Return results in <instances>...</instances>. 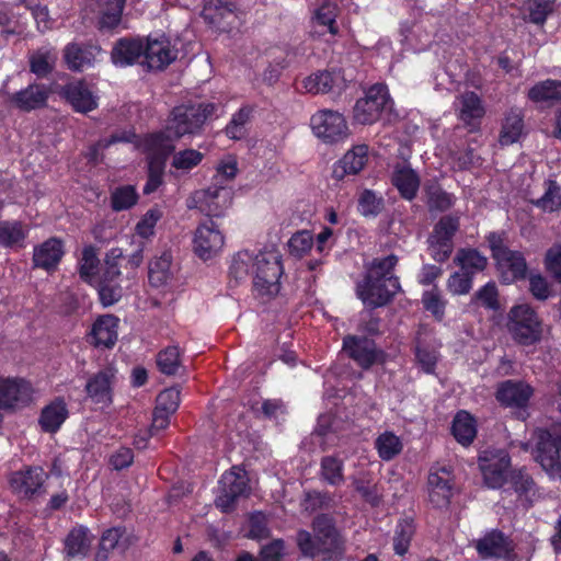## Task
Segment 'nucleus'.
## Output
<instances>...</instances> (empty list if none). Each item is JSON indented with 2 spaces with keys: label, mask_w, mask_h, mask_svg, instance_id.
<instances>
[{
  "label": "nucleus",
  "mask_w": 561,
  "mask_h": 561,
  "mask_svg": "<svg viewBox=\"0 0 561 561\" xmlns=\"http://www.w3.org/2000/svg\"><path fill=\"white\" fill-rule=\"evenodd\" d=\"M218 105L213 102H184L175 105L167 117L168 130L175 138L201 136L208 121L216 116Z\"/></svg>",
  "instance_id": "3"
},
{
  "label": "nucleus",
  "mask_w": 561,
  "mask_h": 561,
  "mask_svg": "<svg viewBox=\"0 0 561 561\" xmlns=\"http://www.w3.org/2000/svg\"><path fill=\"white\" fill-rule=\"evenodd\" d=\"M472 302H478L488 310L497 311L501 307L499 290L494 282H488L472 296Z\"/></svg>",
  "instance_id": "64"
},
{
  "label": "nucleus",
  "mask_w": 561,
  "mask_h": 561,
  "mask_svg": "<svg viewBox=\"0 0 561 561\" xmlns=\"http://www.w3.org/2000/svg\"><path fill=\"white\" fill-rule=\"evenodd\" d=\"M389 101L390 95L387 85L382 83L373 84L366 91L365 96L356 101L353 108L354 121L362 125L376 123Z\"/></svg>",
  "instance_id": "13"
},
{
  "label": "nucleus",
  "mask_w": 561,
  "mask_h": 561,
  "mask_svg": "<svg viewBox=\"0 0 561 561\" xmlns=\"http://www.w3.org/2000/svg\"><path fill=\"white\" fill-rule=\"evenodd\" d=\"M535 460L550 478L561 477V433L548 428H537L534 432Z\"/></svg>",
  "instance_id": "9"
},
{
  "label": "nucleus",
  "mask_w": 561,
  "mask_h": 561,
  "mask_svg": "<svg viewBox=\"0 0 561 561\" xmlns=\"http://www.w3.org/2000/svg\"><path fill=\"white\" fill-rule=\"evenodd\" d=\"M312 533L299 529L296 545L304 558H321L322 561H339L345 553V538L336 526L335 518L328 513L317 514L311 520Z\"/></svg>",
  "instance_id": "2"
},
{
  "label": "nucleus",
  "mask_w": 561,
  "mask_h": 561,
  "mask_svg": "<svg viewBox=\"0 0 561 561\" xmlns=\"http://www.w3.org/2000/svg\"><path fill=\"white\" fill-rule=\"evenodd\" d=\"M27 229L20 220L0 221V247L5 249H22L25 247Z\"/></svg>",
  "instance_id": "39"
},
{
  "label": "nucleus",
  "mask_w": 561,
  "mask_h": 561,
  "mask_svg": "<svg viewBox=\"0 0 561 561\" xmlns=\"http://www.w3.org/2000/svg\"><path fill=\"white\" fill-rule=\"evenodd\" d=\"M204 160V153L193 148L174 151L172 154L171 168L182 174L190 173Z\"/></svg>",
  "instance_id": "53"
},
{
  "label": "nucleus",
  "mask_w": 561,
  "mask_h": 561,
  "mask_svg": "<svg viewBox=\"0 0 561 561\" xmlns=\"http://www.w3.org/2000/svg\"><path fill=\"white\" fill-rule=\"evenodd\" d=\"M220 492L216 497V506L222 513H231L236 510L240 499H247L251 494L250 479L245 470L232 467L226 471L220 480Z\"/></svg>",
  "instance_id": "8"
},
{
  "label": "nucleus",
  "mask_w": 561,
  "mask_h": 561,
  "mask_svg": "<svg viewBox=\"0 0 561 561\" xmlns=\"http://www.w3.org/2000/svg\"><path fill=\"white\" fill-rule=\"evenodd\" d=\"M557 0H527L525 20L531 24L543 26L548 18L554 12Z\"/></svg>",
  "instance_id": "50"
},
{
  "label": "nucleus",
  "mask_w": 561,
  "mask_h": 561,
  "mask_svg": "<svg viewBox=\"0 0 561 561\" xmlns=\"http://www.w3.org/2000/svg\"><path fill=\"white\" fill-rule=\"evenodd\" d=\"M474 548L482 559H507L514 551L512 539L496 528L486 531L478 539Z\"/></svg>",
  "instance_id": "22"
},
{
  "label": "nucleus",
  "mask_w": 561,
  "mask_h": 561,
  "mask_svg": "<svg viewBox=\"0 0 561 561\" xmlns=\"http://www.w3.org/2000/svg\"><path fill=\"white\" fill-rule=\"evenodd\" d=\"M139 199V194L134 185H119L111 193V208L114 211H123L133 208Z\"/></svg>",
  "instance_id": "54"
},
{
  "label": "nucleus",
  "mask_w": 561,
  "mask_h": 561,
  "mask_svg": "<svg viewBox=\"0 0 561 561\" xmlns=\"http://www.w3.org/2000/svg\"><path fill=\"white\" fill-rule=\"evenodd\" d=\"M421 302L423 309L431 313L436 322L444 321L448 300L444 298L437 285H434L432 289L423 291Z\"/></svg>",
  "instance_id": "44"
},
{
  "label": "nucleus",
  "mask_w": 561,
  "mask_h": 561,
  "mask_svg": "<svg viewBox=\"0 0 561 561\" xmlns=\"http://www.w3.org/2000/svg\"><path fill=\"white\" fill-rule=\"evenodd\" d=\"M224 243L225 237L213 219H206L197 226L193 238V249L199 259L203 261L211 259L221 250Z\"/></svg>",
  "instance_id": "18"
},
{
  "label": "nucleus",
  "mask_w": 561,
  "mask_h": 561,
  "mask_svg": "<svg viewBox=\"0 0 561 561\" xmlns=\"http://www.w3.org/2000/svg\"><path fill=\"white\" fill-rule=\"evenodd\" d=\"M116 379V370L104 367L93 374L85 383L87 397L94 403L108 407L113 402V386Z\"/></svg>",
  "instance_id": "21"
},
{
  "label": "nucleus",
  "mask_w": 561,
  "mask_h": 561,
  "mask_svg": "<svg viewBox=\"0 0 561 561\" xmlns=\"http://www.w3.org/2000/svg\"><path fill=\"white\" fill-rule=\"evenodd\" d=\"M32 383L23 377L0 375V411L14 413L33 400Z\"/></svg>",
  "instance_id": "11"
},
{
  "label": "nucleus",
  "mask_w": 561,
  "mask_h": 561,
  "mask_svg": "<svg viewBox=\"0 0 561 561\" xmlns=\"http://www.w3.org/2000/svg\"><path fill=\"white\" fill-rule=\"evenodd\" d=\"M545 194L533 201L531 203L543 211H557L561 208V188L557 181L546 180L545 181Z\"/></svg>",
  "instance_id": "58"
},
{
  "label": "nucleus",
  "mask_w": 561,
  "mask_h": 561,
  "mask_svg": "<svg viewBox=\"0 0 561 561\" xmlns=\"http://www.w3.org/2000/svg\"><path fill=\"white\" fill-rule=\"evenodd\" d=\"M92 286L96 289L99 301L103 308L114 306L123 297L122 283H94Z\"/></svg>",
  "instance_id": "63"
},
{
  "label": "nucleus",
  "mask_w": 561,
  "mask_h": 561,
  "mask_svg": "<svg viewBox=\"0 0 561 561\" xmlns=\"http://www.w3.org/2000/svg\"><path fill=\"white\" fill-rule=\"evenodd\" d=\"M342 351L363 370H369L375 365H383L387 360V353L367 335H345L342 340Z\"/></svg>",
  "instance_id": "7"
},
{
  "label": "nucleus",
  "mask_w": 561,
  "mask_h": 561,
  "mask_svg": "<svg viewBox=\"0 0 561 561\" xmlns=\"http://www.w3.org/2000/svg\"><path fill=\"white\" fill-rule=\"evenodd\" d=\"M201 16L215 31L229 33L240 24L238 0H208L203 7Z\"/></svg>",
  "instance_id": "10"
},
{
  "label": "nucleus",
  "mask_w": 561,
  "mask_h": 561,
  "mask_svg": "<svg viewBox=\"0 0 561 561\" xmlns=\"http://www.w3.org/2000/svg\"><path fill=\"white\" fill-rule=\"evenodd\" d=\"M313 134L324 144H337L345 140L348 135V126L345 117L332 110H320L310 118Z\"/></svg>",
  "instance_id": "15"
},
{
  "label": "nucleus",
  "mask_w": 561,
  "mask_h": 561,
  "mask_svg": "<svg viewBox=\"0 0 561 561\" xmlns=\"http://www.w3.org/2000/svg\"><path fill=\"white\" fill-rule=\"evenodd\" d=\"M91 546L89 529L84 526L73 527L65 539V553L67 559L84 558Z\"/></svg>",
  "instance_id": "38"
},
{
  "label": "nucleus",
  "mask_w": 561,
  "mask_h": 561,
  "mask_svg": "<svg viewBox=\"0 0 561 561\" xmlns=\"http://www.w3.org/2000/svg\"><path fill=\"white\" fill-rule=\"evenodd\" d=\"M57 55L50 49H39L28 58L30 71L37 78H46L56 66Z\"/></svg>",
  "instance_id": "51"
},
{
  "label": "nucleus",
  "mask_w": 561,
  "mask_h": 561,
  "mask_svg": "<svg viewBox=\"0 0 561 561\" xmlns=\"http://www.w3.org/2000/svg\"><path fill=\"white\" fill-rule=\"evenodd\" d=\"M101 53V47L91 42L69 43L64 49V58L68 69L72 71H83L93 67L96 56Z\"/></svg>",
  "instance_id": "28"
},
{
  "label": "nucleus",
  "mask_w": 561,
  "mask_h": 561,
  "mask_svg": "<svg viewBox=\"0 0 561 561\" xmlns=\"http://www.w3.org/2000/svg\"><path fill=\"white\" fill-rule=\"evenodd\" d=\"M69 417V410L64 397H56L44 405L38 416V425L43 433L56 434Z\"/></svg>",
  "instance_id": "31"
},
{
  "label": "nucleus",
  "mask_w": 561,
  "mask_h": 561,
  "mask_svg": "<svg viewBox=\"0 0 561 561\" xmlns=\"http://www.w3.org/2000/svg\"><path fill=\"white\" fill-rule=\"evenodd\" d=\"M144 37H121L111 51V60L116 67H129L145 59Z\"/></svg>",
  "instance_id": "29"
},
{
  "label": "nucleus",
  "mask_w": 561,
  "mask_h": 561,
  "mask_svg": "<svg viewBox=\"0 0 561 561\" xmlns=\"http://www.w3.org/2000/svg\"><path fill=\"white\" fill-rule=\"evenodd\" d=\"M254 107L251 105L241 106L225 127V134L229 139L240 140L247 136V125L249 124Z\"/></svg>",
  "instance_id": "45"
},
{
  "label": "nucleus",
  "mask_w": 561,
  "mask_h": 561,
  "mask_svg": "<svg viewBox=\"0 0 561 561\" xmlns=\"http://www.w3.org/2000/svg\"><path fill=\"white\" fill-rule=\"evenodd\" d=\"M124 253L121 248H112L104 257V264L99 276H95L94 283H122V260Z\"/></svg>",
  "instance_id": "40"
},
{
  "label": "nucleus",
  "mask_w": 561,
  "mask_h": 561,
  "mask_svg": "<svg viewBox=\"0 0 561 561\" xmlns=\"http://www.w3.org/2000/svg\"><path fill=\"white\" fill-rule=\"evenodd\" d=\"M119 318L115 314L99 316L88 336V341L94 347L112 348L118 337Z\"/></svg>",
  "instance_id": "26"
},
{
  "label": "nucleus",
  "mask_w": 561,
  "mask_h": 561,
  "mask_svg": "<svg viewBox=\"0 0 561 561\" xmlns=\"http://www.w3.org/2000/svg\"><path fill=\"white\" fill-rule=\"evenodd\" d=\"M485 240L504 280L512 283L526 277L528 270L526 259L520 251L511 250L505 245L504 232L492 231Z\"/></svg>",
  "instance_id": "5"
},
{
  "label": "nucleus",
  "mask_w": 561,
  "mask_h": 561,
  "mask_svg": "<svg viewBox=\"0 0 561 561\" xmlns=\"http://www.w3.org/2000/svg\"><path fill=\"white\" fill-rule=\"evenodd\" d=\"M125 531V527L121 526L112 527L103 531L100 539L99 550L95 556V561H106L107 553L117 547Z\"/></svg>",
  "instance_id": "62"
},
{
  "label": "nucleus",
  "mask_w": 561,
  "mask_h": 561,
  "mask_svg": "<svg viewBox=\"0 0 561 561\" xmlns=\"http://www.w3.org/2000/svg\"><path fill=\"white\" fill-rule=\"evenodd\" d=\"M460 229V216L447 214L442 216L434 225L431 237L454 243V238Z\"/></svg>",
  "instance_id": "56"
},
{
  "label": "nucleus",
  "mask_w": 561,
  "mask_h": 561,
  "mask_svg": "<svg viewBox=\"0 0 561 561\" xmlns=\"http://www.w3.org/2000/svg\"><path fill=\"white\" fill-rule=\"evenodd\" d=\"M416 526L412 517H403L397 522L393 534V551L403 557L410 549Z\"/></svg>",
  "instance_id": "43"
},
{
  "label": "nucleus",
  "mask_w": 561,
  "mask_h": 561,
  "mask_svg": "<svg viewBox=\"0 0 561 561\" xmlns=\"http://www.w3.org/2000/svg\"><path fill=\"white\" fill-rule=\"evenodd\" d=\"M253 291L257 296L273 297L278 294L279 278L284 273L282 256L276 250H264L255 254Z\"/></svg>",
  "instance_id": "6"
},
{
  "label": "nucleus",
  "mask_w": 561,
  "mask_h": 561,
  "mask_svg": "<svg viewBox=\"0 0 561 561\" xmlns=\"http://www.w3.org/2000/svg\"><path fill=\"white\" fill-rule=\"evenodd\" d=\"M454 263L459 267L460 272L469 275L473 279L478 273L486 268L488 257L478 249L462 248L458 250L454 257Z\"/></svg>",
  "instance_id": "36"
},
{
  "label": "nucleus",
  "mask_w": 561,
  "mask_h": 561,
  "mask_svg": "<svg viewBox=\"0 0 561 561\" xmlns=\"http://www.w3.org/2000/svg\"><path fill=\"white\" fill-rule=\"evenodd\" d=\"M334 75L329 70H318L301 81V88L311 94H324L332 90Z\"/></svg>",
  "instance_id": "52"
},
{
  "label": "nucleus",
  "mask_w": 561,
  "mask_h": 561,
  "mask_svg": "<svg viewBox=\"0 0 561 561\" xmlns=\"http://www.w3.org/2000/svg\"><path fill=\"white\" fill-rule=\"evenodd\" d=\"M527 98L534 103L561 102V80L546 79L535 83Z\"/></svg>",
  "instance_id": "42"
},
{
  "label": "nucleus",
  "mask_w": 561,
  "mask_h": 561,
  "mask_svg": "<svg viewBox=\"0 0 561 561\" xmlns=\"http://www.w3.org/2000/svg\"><path fill=\"white\" fill-rule=\"evenodd\" d=\"M100 260L96 254V249L92 244L85 245L82 249L81 259L79 261L78 273L82 282L88 285H93Z\"/></svg>",
  "instance_id": "49"
},
{
  "label": "nucleus",
  "mask_w": 561,
  "mask_h": 561,
  "mask_svg": "<svg viewBox=\"0 0 561 561\" xmlns=\"http://www.w3.org/2000/svg\"><path fill=\"white\" fill-rule=\"evenodd\" d=\"M126 0H95L94 11L101 31L114 30L122 21Z\"/></svg>",
  "instance_id": "33"
},
{
  "label": "nucleus",
  "mask_w": 561,
  "mask_h": 561,
  "mask_svg": "<svg viewBox=\"0 0 561 561\" xmlns=\"http://www.w3.org/2000/svg\"><path fill=\"white\" fill-rule=\"evenodd\" d=\"M58 93L76 113L88 114L99 106V98L93 94L84 79L66 83Z\"/></svg>",
  "instance_id": "20"
},
{
  "label": "nucleus",
  "mask_w": 561,
  "mask_h": 561,
  "mask_svg": "<svg viewBox=\"0 0 561 561\" xmlns=\"http://www.w3.org/2000/svg\"><path fill=\"white\" fill-rule=\"evenodd\" d=\"M451 435L463 447L470 446L477 437V421L466 410H459L451 422Z\"/></svg>",
  "instance_id": "35"
},
{
  "label": "nucleus",
  "mask_w": 561,
  "mask_h": 561,
  "mask_svg": "<svg viewBox=\"0 0 561 561\" xmlns=\"http://www.w3.org/2000/svg\"><path fill=\"white\" fill-rule=\"evenodd\" d=\"M51 90L44 83H31L9 95L11 105L22 112H32L47 106Z\"/></svg>",
  "instance_id": "24"
},
{
  "label": "nucleus",
  "mask_w": 561,
  "mask_h": 561,
  "mask_svg": "<svg viewBox=\"0 0 561 561\" xmlns=\"http://www.w3.org/2000/svg\"><path fill=\"white\" fill-rule=\"evenodd\" d=\"M479 468L484 483L491 489H500L508 480L511 456L505 449L482 450L479 455Z\"/></svg>",
  "instance_id": "16"
},
{
  "label": "nucleus",
  "mask_w": 561,
  "mask_h": 561,
  "mask_svg": "<svg viewBox=\"0 0 561 561\" xmlns=\"http://www.w3.org/2000/svg\"><path fill=\"white\" fill-rule=\"evenodd\" d=\"M181 364V351L176 345L167 346L157 354V367L167 376L175 375Z\"/></svg>",
  "instance_id": "59"
},
{
  "label": "nucleus",
  "mask_w": 561,
  "mask_h": 561,
  "mask_svg": "<svg viewBox=\"0 0 561 561\" xmlns=\"http://www.w3.org/2000/svg\"><path fill=\"white\" fill-rule=\"evenodd\" d=\"M385 208V199L375 191L365 188L358 196L357 210L364 217H377Z\"/></svg>",
  "instance_id": "57"
},
{
  "label": "nucleus",
  "mask_w": 561,
  "mask_h": 561,
  "mask_svg": "<svg viewBox=\"0 0 561 561\" xmlns=\"http://www.w3.org/2000/svg\"><path fill=\"white\" fill-rule=\"evenodd\" d=\"M506 330L516 345L536 346L543 337V320L529 304H517L507 312Z\"/></svg>",
  "instance_id": "4"
},
{
  "label": "nucleus",
  "mask_w": 561,
  "mask_h": 561,
  "mask_svg": "<svg viewBox=\"0 0 561 561\" xmlns=\"http://www.w3.org/2000/svg\"><path fill=\"white\" fill-rule=\"evenodd\" d=\"M534 388L523 380L507 379L499 383L495 399L505 408L525 409L531 397Z\"/></svg>",
  "instance_id": "23"
},
{
  "label": "nucleus",
  "mask_w": 561,
  "mask_h": 561,
  "mask_svg": "<svg viewBox=\"0 0 561 561\" xmlns=\"http://www.w3.org/2000/svg\"><path fill=\"white\" fill-rule=\"evenodd\" d=\"M460 103L459 118L468 126H478L485 113L480 96L473 91H468L461 95Z\"/></svg>",
  "instance_id": "41"
},
{
  "label": "nucleus",
  "mask_w": 561,
  "mask_h": 561,
  "mask_svg": "<svg viewBox=\"0 0 561 561\" xmlns=\"http://www.w3.org/2000/svg\"><path fill=\"white\" fill-rule=\"evenodd\" d=\"M507 482L520 501L527 502L528 506L533 505L538 489L537 483L525 467L511 469Z\"/></svg>",
  "instance_id": "34"
},
{
  "label": "nucleus",
  "mask_w": 561,
  "mask_h": 561,
  "mask_svg": "<svg viewBox=\"0 0 561 561\" xmlns=\"http://www.w3.org/2000/svg\"><path fill=\"white\" fill-rule=\"evenodd\" d=\"M524 114L519 108H511L502 123L499 136L501 146H511L517 142L524 130Z\"/></svg>",
  "instance_id": "37"
},
{
  "label": "nucleus",
  "mask_w": 561,
  "mask_h": 561,
  "mask_svg": "<svg viewBox=\"0 0 561 561\" xmlns=\"http://www.w3.org/2000/svg\"><path fill=\"white\" fill-rule=\"evenodd\" d=\"M130 138L126 131L114 133L107 138H102L95 144L88 147L85 152L87 160L92 164H98L102 160L101 151L110 148L112 145L117 142H129Z\"/></svg>",
  "instance_id": "60"
},
{
  "label": "nucleus",
  "mask_w": 561,
  "mask_h": 561,
  "mask_svg": "<svg viewBox=\"0 0 561 561\" xmlns=\"http://www.w3.org/2000/svg\"><path fill=\"white\" fill-rule=\"evenodd\" d=\"M233 194L230 187L213 184L197 193V208L208 219L224 217L232 204Z\"/></svg>",
  "instance_id": "19"
},
{
  "label": "nucleus",
  "mask_w": 561,
  "mask_h": 561,
  "mask_svg": "<svg viewBox=\"0 0 561 561\" xmlns=\"http://www.w3.org/2000/svg\"><path fill=\"white\" fill-rule=\"evenodd\" d=\"M255 255L248 250L239 251L233 255L230 267L229 276L234 279L236 284L247 279L252 273L254 275L255 270Z\"/></svg>",
  "instance_id": "48"
},
{
  "label": "nucleus",
  "mask_w": 561,
  "mask_h": 561,
  "mask_svg": "<svg viewBox=\"0 0 561 561\" xmlns=\"http://www.w3.org/2000/svg\"><path fill=\"white\" fill-rule=\"evenodd\" d=\"M48 474L39 466H24L13 471L8 479L13 494L22 500H33L44 494Z\"/></svg>",
  "instance_id": "12"
},
{
  "label": "nucleus",
  "mask_w": 561,
  "mask_h": 561,
  "mask_svg": "<svg viewBox=\"0 0 561 561\" xmlns=\"http://www.w3.org/2000/svg\"><path fill=\"white\" fill-rule=\"evenodd\" d=\"M368 151L367 145H357L350 149L334 163L332 170L333 179L340 181L346 175L358 174L368 161Z\"/></svg>",
  "instance_id": "30"
},
{
  "label": "nucleus",
  "mask_w": 561,
  "mask_h": 561,
  "mask_svg": "<svg viewBox=\"0 0 561 561\" xmlns=\"http://www.w3.org/2000/svg\"><path fill=\"white\" fill-rule=\"evenodd\" d=\"M65 255V244L60 238L50 237L33 250V267L54 272Z\"/></svg>",
  "instance_id": "25"
},
{
  "label": "nucleus",
  "mask_w": 561,
  "mask_h": 561,
  "mask_svg": "<svg viewBox=\"0 0 561 561\" xmlns=\"http://www.w3.org/2000/svg\"><path fill=\"white\" fill-rule=\"evenodd\" d=\"M171 255L163 253L160 257L149 263L148 278L150 285L160 287L164 285L170 277Z\"/></svg>",
  "instance_id": "61"
},
{
  "label": "nucleus",
  "mask_w": 561,
  "mask_h": 561,
  "mask_svg": "<svg viewBox=\"0 0 561 561\" xmlns=\"http://www.w3.org/2000/svg\"><path fill=\"white\" fill-rule=\"evenodd\" d=\"M425 194L431 210L446 211L454 206L456 201L454 194L446 192L437 183L426 185Z\"/></svg>",
  "instance_id": "55"
},
{
  "label": "nucleus",
  "mask_w": 561,
  "mask_h": 561,
  "mask_svg": "<svg viewBox=\"0 0 561 561\" xmlns=\"http://www.w3.org/2000/svg\"><path fill=\"white\" fill-rule=\"evenodd\" d=\"M398 262L396 254H389L365 264L363 279L356 284V296L367 308L385 307L402 290L400 278L393 273Z\"/></svg>",
  "instance_id": "1"
},
{
  "label": "nucleus",
  "mask_w": 561,
  "mask_h": 561,
  "mask_svg": "<svg viewBox=\"0 0 561 561\" xmlns=\"http://www.w3.org/2000/svg\"><path fill=\"white\" fill-rule=\"evenodd\" d=\"M390 180L401 198L411 202L416 197L421 179L409 164H396Z\"/></svg>",
  "instance_id": "32"
},
{
  "label": "nucleus",
  "mask_w": 561,
  "mask_h": 561,
  "mask_svg": "<svg viewBox=\"0 0 561 561\" xmlns=\"http://www.w3.org/2000/svg\"><path fill=\"white\" fill-rule=\"evenodd\" d=\"M144 47L145 60L140 64L150 70H163L178 58V49L164 34L144 37Z\"/></svg>",
  "instance_id": "17"
},
{
  "label": "nucleus",
  "mask_w": 561,
  "mask_h": 561,
  "mask_svg": "<svg viewBox=\"0 0 561 561\" xmlns=\"http://www.w3.org/2000/svg\"><path fill=\"white\" fill-rule=\"evenodd\" d=\"M320 478L332 486L344 483V462L336 456H324L320 462Z\"/></svg>",
  "instance_id": "47"
},
{
  "label": "nucleus",
  "mask_w": 561,
  "mask_h": 561,
  "mask_svg": "<svg viewBox=\"0 0 561 561\" xmlns=\"http://www.w3.org/2000/svg\"><path fill=\"white\" fill-rule=\"evenodd\" d=\"M454 470L449 466L434 465L427 477L428 501L435 508H447L455 494Z\"/></svg>",
  "instance_id": "14"
},
{
  "label": "nucleus",
  "mask_w": 561,
  "mask_h": 561,
  "mask_svg": "<svg viewBox=\"0 0 561 561\" xmlns=\"http://www.w3.org/2000/svg\"><path fill=\"white\" fill-rule=\"evenodd\" d=\"M375 449L381 460L390 461L402 453L403 444L393 432L386 431L375 439Z\"/></svg>",
  "instance_id": "46"
},
{
  "label": "nucleus",
  "mask_w": 561,
  "mask_h": 561,
  "mask_svg": "<svg viewBox=\"0 0 561 561\" xmlns=\"http://www.w3.org/2000/svg\"><path fill=\"white\" fill-rule=\"evenodd\" d=\"M180 138H175L171 131L168 130L165 124L163 129L149 133L144 138V145L150 156L148 161L162 162L167 165L168 158L175 151V141Z\"/></svg>",
  "instance_id": "27"
}]
</instances>
